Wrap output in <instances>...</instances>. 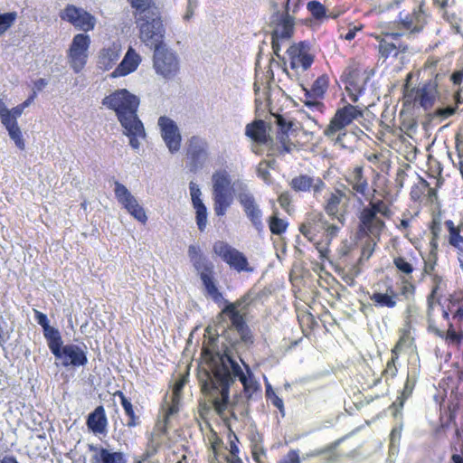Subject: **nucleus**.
I'll return each instance as SVG.
<instances>
[{
  "label": "nucleus",
  "mask_w": 463,
  "mask_h": 463,
  "mask_svg": "<svg viewBox=\"0 0 463 463\" xmlns=\"http://www.w3.org/2000/svg\"><path fill=\"white\" fill-rule=\"evenodd\" d=\"M260 294V290L252 288L240 300L228 304L216 317L214 326H208L205 329V336L208 335L211 345H214L219 336L231 345L222 353H209L208 368L201 370L198 374L202 392L209 397L219 414L228 407L229 389L236 378L242 383L248 399L257 395L259 391L256 377L250 367L234 355L232 348L240 341L250 342L249 329L241 312L254 304Z\"/></svg>",
  "instance_id": "f257e3e1"
},
{
  "label": "nucleus",
  "mask_w": 463,
  "mask_h": 463,
  "mask_svg": "<svg viewBox=\"0 0 463 463\" xmlns=\"http://www.w3.org/2000/svg\"><path fill=\"white\" fill-rule=\"evenodd\" d=\"M102 104L116 112L124 134L129 137V145L133 149H138L140 140L146 137L143 123L137 115L138 97L126 89H121L105 97Z\"/></svg>",
  "instance_id": "f03ea898"
},
{
  "label": "nucleus",
  "mask_w": 463,
  "mask_h": 463,
  "mask_svg": "<svg viewBox=\"0 0 463 463\" xmlns=\"http://www.w3.org/2000/svg\"><path fill=\"white\" fill-rule=\"evenodd\" d=\"M136 23L139 30V39L147 47L156 49L165 45V29L159 11L137 17Z\"/></svg>",
  "instance_id": "7ed1b4c3"
},
{
  "label": "nucleus",
  "mask_w": 463,
  "mask_h": 463,
  "mask_svg": "<svg viewBox=\"0 0 463 463\" xmlns=\"http://www.w3.org/2000/svg\"><path fill=\"white\" fill-rule=\"evenodd\" d=\"M381 213L384 217H390L391 210L383 200L370 202V205L364 207L360 215L359 232L363 235H379L385 224L377 217Z\"/></svg>",
  "instance_id": "20e7f679"
},
{
  "label": "nucleus",
  "mask_w": 463,
  "mask_h": 463,
  "mask_svg": "<svg viewBox=\"0 0 463 463\" xmlns=\"http://www.w3.org/2000/svg\"><path fill=\"white\" fill-rule=\"evenodd\" d=\"M213 198L216 215L222 216L233 201L231 178L226 171H217L213 175Z\"/></svg>",
  "instance_id": "39448f33"
},
{
  "label": "nucleus",
  "mask_w": 463,
  "mask_h": 463,
  "mask_svg": "<svg viewBox=\"0 0 463 463\" xmlns=\"http://www.w3.org/2000/svg\"><path fill=\"white\" fill-rule=\"evenodd\" d=\"M153 68L157 75L165 80H171L179 72V56L166 44L159 46L154 49Z\"/></svg>",
  "instance_id": "423d86ee"
},
{
  "label": "nucleus",
  "mask_w": 463,
  "mask_h": 463,
  "mask_svg": "<svg viewBox=\"0 0 463 463\" xmlns=\"http://www.w3.org/2000/svg\"><path fill=\"white\" fill-rule=\"evenodd\" d=\"M208 148V142L201 137L193 136L188 139L186 156L191 172L196 173L204 166L209 157Z\"/></svg>",
  "instance_id": "0eeeda50"
},
{
  "label": "nucleus",
  "mask_w": 463,
  "mask_h": 463,
  "mask_svg": "<svg viewBox=\"0 0 463 463\" xmlns=\"http://www.w3.org/2000/svg\"><path fill=\"white\" fill-rule=\"evenodd\" d=\"M363 117V111L357 107L348 104L338 109L335 116L331 118L328 126L324 130L326 137H331L337 131L343 130L350 125L354 119Z\"/></svg>",
  "instance_id": "6e6552de"
},
{
  "label": "nucleus",
  "mask_w": 463,
  "mask_h": 463,
  "mask_svg": "<svg viewBox=\"0 0 463 463\" xmlns=\"http://www.w3.org/2000/svg\"><path fill=\"white\" fill-rule=\"evenodd\" d=\"M90 37L83 33L76 34L69 49V63L75 72H80L88 59Z\"/></svg>",
  "instance_id": "1a4fd4ad"
},
{
  "label": "nucleus",
  "mask_w": 463,
  "mask_h": 463,
  "mask_svg": "<svg viewBox=\"0 0 463 463\" xmlns=\"http://www.w3.org/2000/svg\"><path fill=\"white\" fill-rule=\"evenodd\" d=\"M115 196L124 208L138 222L145 223L147 220L144 208L128 191V189L118 181H115Z\"/></svg>",
  "instance_id": "9d476101"
},
{
  "label": "nucleus",
  "mask_w": 463,
  "mask_h": 463,
  "mask_svg": "<svg viewBox=\"0 0 463 463\" xmlns=\"http://www.w3.org/2000/svg\"><path fill=\"white\" fill-rule=\"evenodd\" d=\"M287 53L290 68L293 70L301 68L303 71H307L314 62V56L310 53V44L307 41L292 44L287 50Z\"/></svg>",
  "instance_id": "9b49d317"
},
{
  "label": "nucleus",
  "mask_w": 463,
  "mask_h": 463,
  "mask_svg": "<svg viewBox=\"0 0 463 463\" xmlns=\"http://www.w3.org/2000/svg\"><path fill=\"white\" fill-rule=\"evenodd\" d=\"M60 16L62 20L68 21L76 28L84 32L92 30L96 23L94 16L82 8H78L72 5H67Z\"/></svg>",
  "instance_id": "f8f14e48"
},
{
  "label": "nucleus",
  "mask_w": 463,
  "mask_h": 463,
  "mask_svg": "<svg viewBox=\"0 0 463 463\" xmlns=\"http://www.w3.org/2000/svg\"><path fill=\"white\" fill-rule=\"evenodd\" d=\"M213 251L232 268L239 271L248 269L246 268L248 262L243 254L228 243L222 241H216L213 245Z\"/></svg>",
  "instance_id": "ddd939ff"
},
{
  "label": "nucleus",
  "mask_w": 463,
  "mask_h": 463,
  "mask_svg": "<svg viewBox=\"0 0 463 463\" xmlns=\"http://www.w3.org/2000/svg\"><path fill=\"white\" fill-rule=\"evenodd\" d=\"M161 136L168 148L174 154L180 149L181 134L177 125L170 118L162 116L158 118Z\"/></svg>",
  "instance_id": "4468645a"
},
{
  "label": "nucleus",
  "mask_w": 463,
  "mask_h": 463,
  "mask_svg": "<svg viewBox=\"0 0 463 463\" xmlns=\"http://www.w3.org/2000/svg\"><path fill=\"white\" fill-rule=\"evenodd\" d=\"M269 5L272 11L269 17V25L282 26L284 29L280 32V35L283 37H292L295 31V17L293 15L281 14L276 0H271Z\"/></svg>",
  "instance_id": "2eb2a0df"
},
{
  "label": "nucleus",
  "mask_w": 463,
  "mask_h": 463,
  "mask_svg": "<svg viewBox=\"0 0 463 463\" xmlns=\"http://www.w3.org/2000/svg\"><path fill=\"white\" fill-rule=\"evenodd\" d=\"M59 356L55 357L61 360V364L65 367L69 365L83 366L88 363L85 351L76 345H62L59 350Z\"/></svg>",
  "instance_id": "dca6fc26"
},
{
  "label": "nucleus",
  "mask_w": 463,
  "mask_h": 463,
  "mask_svg": "<svg viewBox=\"0 0 463 463\" xmlns=\"http://www.w3.org/2000/svg\"><path fill=\"white\" fill-rule=\"evenodd\" d=\"M292 190L297 193L310 192L311 190L315 194L321 193L325 188V182L319 177L310 176L308 175L301 174L292 178L289 183Z\"/></svg>",
  "instance_id": "f3484780"
},
{
  "label": "nucleus",
  "mask_w": 463,
  "mask_h": 463,
  "mask_svg": "<svg viewBox=\"0 0 463 463\" xmlns=\"http://www.w3.org/2000/svg\"><path fill=\"white\" fill-rule=\"evenodd\" d=\"M399 18L402 28L412 33L421 32L426 24V14L422 10V5H420L417 9L414 8L411 14H408L404 17L400 13Z\"/></svg>",
  "instance_id": "a211bd4d"
},
{
  "label": "nucleus",
  "mask_w": 463,
  "mask_h": 463,
  "mask_svg": "<svg viewBox=\"0 0 463 463\" xmlns=\"http://www.w3.org/2000/svg\"><path fill=\"white\" fill-rule=\"evenodd\" d=\"M188 257L195 269L200 274V278L210 276L213 271V264L205 256L203 255L201 249L197 245H190L188 248Z\"/></svg>",
  "instance_id": "6ab92c4d"
},
{
  "label": "nucleus",
  "mask_w": 463,
  "mask_h": 463,
  "mask_svg": "<svg viewBox=\"0 0 463 463\" xmlns=\"http://www.w3.org/2000/svg\"><path fill=\"white\" fill-rule=\"evenodd\" d=\"M121 53V44L114 42L110 45L102 48L98 55L97 65L102 71L110 70L118 61Z\"/></svg>",
  "instance_id": "aec40b11"
},
{
  "label": "nucleus",
  "mask_w": 463,
  "mask_h": 463,
  "mask_svg": "<svg viewBox=\"0 0 463 463\" xmlns=\"http://www.w3.org/2000/svg\"><path fill=\"white\" fill-rule=\"evenodd\" d=\"M141 61V57L133 48H129L125 54L121 62L111 73V77H122L126 76L137 70Z\"/></svg>",
  "instance_id": "412c9836"
},
{
  "label": "nucleus",
  "mask_w": 463,
  "mask_h": 463,
  "mask_svg": "<svg viewBox=\"0 0 463 463\" xmlns=\"http://www.w3.org/2000/svg\"><path fill=\"white\" fill-rule=\"evenodd\" d=\"M89 449L90 451L95 452L91 458L93 463H127L124 453L120 451H111L94 445H90Z\"/></svg>",
  "instance_id": "4be33fe9"
},
{
  "label": "nucleus",
  "mask_w": 463,
  "mask_h": 463,
  "mask_svg": "<svg viewBox=\"0 0 463 463\" xmlns=\"http://www.w3.org/2000/svg\"><path fill=\"white\" fill-rule=\"evenodd\" d=\"M436 88V83L430 80L416 90L414 99L425 111L430 109L435 103Z\"/></svg>",
  "instance_id": "5701e85b"
},
{
  "label": "nucleus",
  "mask_w": 463,
  "mask_h": 463,
  "mask_svg": "<svg viewBox=\"0 0 463 463\" xmlns=\"http://www.w3.org/2000/svg\"><path fill=\"white\" fill-rule=\"evenodd\" d=\"M108 420L103 406H98L88 417L87 426L94 433L102 434L107 430Z\"/></svg>",
  "instance_id": "b1692460"
},
{
  "label": "nucleus",
  "mask_w": 463,
  "mask_h": 463,
  "mask_svg": "<svg viewBox=\"0 0 463 463\" xmlns=\"http://www.w3.org/2000/svg\"><path fill=\"white\" fill-rule=\"evenodd\" d=\"M398 293H396L392 285L388 286L386 292H373L370 299L377 307L393 308L397 304Z\"/></svg>",
  "instance_id": "393cba45"
},
{
  "label": "nucleus",
  "mask_w": 463,
  "mask_h": 463,
  "mask_svg": "<svg viewBox=\"0 0 463 463\" xmlns=\"http://www.w3.org/2000/svg\"><path fill=\"white\" fill-rule=\"evenodd\" d=\"M269 112L270 117L274 118V123L278 128L277 138L281 145L289 142L288 133L293 130V122L287 121L282 116L273 113L270 109H269Z\"/></svg>",
  "instance_id": "a878e982"
},
{
  "label": "nucleus",
  "mask_w": 463,
  "mask_h": 463,
  "mask_svg": "<svg viewBox=\"0 0 463 463\" xmlns=\"http://www.w3.org/2000/svg\"><path fill=\"white\" fill-rule=\"evenodd\" d=\"M245 136L251 141L252 152L258 155L260 145V118L258 116L251 123L246 125Z\"/></svg>",
  "instance_id": "bb28decb"
},
{
  "label": "nucleus",
  "mask_w": 463,
  "mask_h": 463,
  "mask_svg": "<svg viewBox=\"0 0 463 463\" xmlns=\"http://www.w3.org/2000/svg\"><path fill=\"white\" fill-rule=\"evenodd\" d=\"M347 182L352 186L354 191L365 196L367 200H372V198H368L366 196L368 183L367 180L364 177L363 168L361 166H357L354 169L351 176L347 179Z\"/></svg>",
  "instance_id": "cd10ccee"
},
{
  "label": "nucleus",
  "mask_w": 463,
  "mask_h": 463,
  "mask_svg": "<svg viewBox=\"0 0 463 463\" xmlns=\"http://www.w3.org/2000/svg\"><path fill=\"white\" fill-rule=\"evenodd\" d=\"M239 201L244 207V210L247 213V215L251 219L253 223L257 226L258 225V206L256 204V202L251 195L250 193H249L247 190H243L241 193L239 194Z\"/></svg>",
  "instance_id": "c85d7f7f"
},
{
  "label": "nucleus",
  "mask_w": 463,
  "mask_h": 463,
  "mask_svg": "<svg viewBox=\"0 0 463 463\" xmlns=\"http://www.w3.org/2000/svg\"><path fill=\"white\" fill-rule=\"evenodd\" d=\"M43 335L48 342V346L54 356H59V350L62 347V339L58 329L51 326L43 330Z\"/></svg>",
  "instance_id": "c756f323"
},
{
  "label": "nucleus",
  "mask_w": 463,
  "mask_h": 463,
  "mask_svg": "<svg viewBox=\"0 0 463 463\" xmlns=\"http://www.w3.org/2000/svg\"><path fill=\"white\" fill-rule=\"evenodd\" d=\"M326 137L333 142L334 146L347 148L354 141H355L356 135L352 131L346 130V128H343V130L337 131L331 137Z\"/></svg>",
  "instance_id": "7c9ffc66"
},
{
  "label": "nucleus",
  "mask_w": 463,
  "mask_h": 463,
  "mask_svg": "<svg viewBox=\"0 0 463 463\" xmlns=\"http://www.w3.org/2000/svg\"><path fill=\"white\" fill-rule=\"evenodd\" d=\"M445 226L447 227L449 233V244L452 247L463 251V236L460 235L459 227L455 226L454 222L451 220H447L445 222Z\"/></svg>",
  "instance_id": "2f4dec72"
},
{
  "label": "nucleus",
  "mask_w": 463,
  "mask_h": 463,
  "mask_svg": "<svg viewBox=\"0 0 463 463\" xmlns=\"http://www.w3.org/2000/svg\"><path fill=\"white\" fill-rule=\"evenodd\" d=\"M5 127L8 130L10 137L14 141L16 146L20 149H24V142L22 138V133L17 126V122L14 119L7 120L6 118H4Z\"/></svg>",
  "instance_id": "473e14b6"
},
{
  "label": "nucleus",
  "mask_w": 463,
  "mask_h": 463,
  "mask_svg": "<svg viewBox=\"0 0 463 463\" xmlns=\"http://www.w3.org/2000/svg\"><path fill=\"white\" fill-rule=\"evenodd\" d=\"M414 385H415V382L411 380L409 377L407 378L406 380V383L404 384V388H403V391L401 394V396H399L397 398V400L392 403V407L395 408V411L393 412V416L394 417H397L400 410L402 409L403 407V404H404V402L406 401V399H408L411 394L412 393V391H413V388H414Z\"/></svg>",
  "instance_id": "72a5a7b5"
},
{
  "label": "nucleus",
  "mask_w": 463,
  "mask_h": 463,
  "mask_svg": "<svg viewBox=\"0 0 463 463\" xmlns=\"http://www.w3.org/2000/svg\"><path fill=\"white\" fill-rule=\"evenodd\" d=\"M299 232L311 242H314L316 245V249L320 253L321 258H325L327 253L329 252V250L327 247L322 246L321 242H316L315 241V233L313 232V228L310 222L308 223H303L299 227Z\"/></svg>",
  "instance_id": "f704fd0d"
},
{
  "label": "nucleus",
  "mask_w": 463,
  "mask_h": 463,
  "mask_svg": "<svg viewBox=\"0 0 463 463\" xmlns=\"http://www.w3.org/2000/svg\"><path fill=\"white\" fill-rule=\"evenodd\" d=\"M299 232L311 242H314L316 245V249L320 253L321 258H325L327 253L329 252V250L327 247L322 246L321 242H316L315 241V233L313 232V228L310 222L308 223H303L299 227Z\"/></svg>",
  "instance_id": "c9c22d12"
},
{
  "label": "nucleus",
  "mask_w": 463,
  "mask_h": 463,
  "mask_svg": "<svg viewBox=\"0 0 463 463\" xmlns=\"http://www.w3.org/2000/svg\"><path fill=\"white\" fill-rule=\"evenodd\" d=\"M328 86V78L326 75L319 76L312 84L307 91L313 95V97H324V94Z\"/></svg>",
  "instance_id": "e433bc0d"
},
{
  "label": "nucleus",
  "mask_w": 463,
  "mask_h": 463,
  "mask_svg": "<svg viewBox=\"0 0 463 463\" xmlns=\"http://www.w3.org/2000/svg\"><path fill=\"white\" fill-rule=\"evenodd\" d=\"M203 284L206 289L207 294L217 303L223 300L222 295L219 292L217 287L215 286L212 275L203 276L201 279Z\"/></svg>",
  "instance_id": "4c0bfd02"
},
{
  "label": "nucleus",
  "mask_w": 463,
  "mask_h": 463,
  "mask_svg": "<svg viewBox=\"0 0 463 463\" xmlns=\"http://www.w3.org/2000/svg\"><path fill=\"white\" fill-rule=\"evenodd\" d=\"M433 281V287L431 289V292L427 298V303H428V316L430 317L431 315V312L433 310V305H434V298L436 295L438 294V291L441 289V286L443 284V279L439 275H434L432 278Z\"/></svg>",
  "instance_id": "58836bf2"
},
{
  "label": "nucleus",
  "mask_w": 463,
  "mask_h": 463,
  "mask_svg": "<svg viewBox=\"0 0 463 463\" xmlns=\"http://www.w3.org/2000/svg\"><path fill=\"white\" fill-rule=\"evenodd\" d=\"M273 28L271 33V45L273 52L276 56L280 58V41L289 40L291 37H283L280 32L284 29L282 26H271Z\"/></svg>",
  "instance_id": "ea45409f"
},
{
  "label": "nucleus",
  "mask_w": 463,
  "mask_h": 463,
  "mask_svg": "<svg viewBox=\"0 0 463 463\" xmlns=\"http://www.w3.org/2000/svg\"><path fill=\"white\" fill-rule=\"evenodd\" d=\"M288 225V222L279 218L277 216V213H274V214L269 219V230L273 234H282L286 231Z\"/></svg>",
  "instance_id": "a19ab883"
},
{
  "label": "nucleus",
  "mask_w": 463,
  "mask_h": 463,
  "mask_svg": "<svg viewBox=\"0 0 463 463\" xmlns=\"http://www.w3.org/2000/svg\"><path fill=\"white\" fill-rule=\"evenodd\" d=\"M378 48L381 56L384 59H387L390 56H398L397 45L393 43L388 42L386 39H382L379 42Z\"/></svg>",
  "instance_id": "79ce46f5"
},
{
  "label": "nucleus",
  "mask_w": 463,
  "mask_h": 463,
  "mask_svg": "<svg viewBox=\"0 0 463 463\" xmlns=\"http://www.w3.org/2000/svg\"><path fill=\"white\" fill-rule=\"evenodd\" d=\"M307 8L317 20L326 17V9L319 1H309L307 5Z\"/></svg>",
  "instance_id": "37998d69"
},
{
  "label": "nucleus",
  "mask_w": 463,
  "mask_h": 463,
  "mask_svg": "<svg viewBox=\"0 0 463 463\" xmlns=\"http://www.w3.org/2000/svg\"><path fill=\"white\" fill-rule=\"evenodd\" d=\"M16 12L0 14V36H2L15 22Z\"/></svg>",
  "instance_id": "c03bdc74"
},
{
  "label": "nucleus",
  "mask_w": 463,
  "mask_h": 463,
  "mask_svg": "<svg viewBox=\"0 0 463 463\" xmlns=\"http://www.w3.org/2000/svg\"><path fill=\"white\" fill-rule=\"evenodd\" d=\"M304 93V103L307 107L313 110L322 111L324 104L319 100L321 97H313L311 93L307 91V89L303 88Z\"/></svg>",
  "instance_id": "a18cd8bd"
},
{
  "label": "nucleus",
  "mask_w": 463,
  "mask_h": 463,
  "mask_svg": "<svg viewBox=\"0 0 463 463\" xmlns=\"http://www.w3.org/2000/svg\"><path fill=\"white\" fill-rule=\"evenodd\" d=\"M443 19L447 21L452 28L456 29L457 32H459L460 28V18L457 15L456 13L449 11L447 8L439 10Z\"/></svg>",
  "instance_id": "49530a36"
},
{
  "label": "nucleus",
  "mask_w": 463,
  "mask_h": 463,
  "mask_svg": "<svg viewBox=\"0 0 463 463\" xmlns=\"http://www.w3.org/2000/svg\"><path fill=\"white\" fill-rule=\"evenodd\" d=\"M358 75L359 71L357 69L349 67L346 69V71L344 73L345 81L352 86L355 90H359L360 87L358 85Z\"/></svg>",
  "instance_id": "de8ad7c7"
},
{
  "label": "nucleus",
  "mask_w": 463,
  "mask_h": 463,
  "mask_svg": "<svg viewBox=\"0 0 463 463\" xmlns=\"http://www.w3.org/2000/svg\"><path fill=\"white\" fill-rule=\"evenodd\" d=\"M317 222H319L322 224V228L326 230V237L328 239V242L334 238L339 228L335 224H328L327 221L325 220L322 213L317 214Z\"/></svg>",
  "instance_id": "09e8293b"
},
{
  "label": "nucleus",
  "mask_w": 463,
  "mask_h": 463,
  "mask_svg": "<svg viewBox=\"0 0 463 463\" xmlns=\"http://www.w3.org/2000/svg\"><path fill=\"white\" fill-rule=\"evenodd\" d=\"M458 107L456 105H449L447 107H441L435 109L433 112V117L440 118L441 119H446L458 111Z\"/></svg>",
  "instance_id": "8fccbe9b"
},
{
  "label": "nucleus",
  "mask_w": 463,
  "mask_h": 463,
  "mask_svg": "<svg viewBox=\"0 0 463 463\" xmlns=\"http://www.w3.org/2000/svg\"><path fill=\"white\" fill-rule=\"evenodd\" d=\"M340 197L336 195L335 194H331L329 199L327 200L326 205V212L329 215L335 216L338 213V206L340 204Z\"/></svg>",
  "instance_id": "3c124183"
},
{
  "label": "nucleus",
  "mask_w": 463,
  "mask_h": 463,
  "mask_svg": "<svg viewBox=\"0 0 463 463\" xmlns=\"http://www.w3.org/2000/svg\"><path fill=\"white\" fill-rule=\"evenodd\" d=\"M393 263L400 272L404 273L406 275L412 273L414 269L412 265L410 262H408L403 257L395 258L393 260Z\"/></svg>",
  "instance_id": "603ef678"
},
{
  "label": "nucleus",
  "mask_w": 463,
  "mask_h": 463,
  "mask_svg": "<svg viewBox=\"0 0 463 463\" xmlns=\"http://www.w3.org/2000/svg\"><path fill=\"white\" fill-rule=\"evenodd\" d=\"M345 438H346V436H344V437L335 440L331 444L327 445L324 449H318V450L313 452L311 455L318 456V455H323V454H333L335 452V450L338 448V446L345 439Z\"/></svg>",
  "instance_id": "864d4df0"
},
{
  "label": "nucleus",
  "mask_w": 463,
  "mask_h": 463,
  "mask_svg": "<svg viewBox=\"0 0 463 463\" xmlns=\"http://www.w3.org/2000/svg\"><path fill=\"white\" fill-rule=\"evenodd\" d=\"M196 211V223L198 226V229L203 232L204 231L206 225H207V209L206 206L201 207L200 209L195 210Z\"/></svg>",
  "instance_id": "5fc2aeb1"
},
{
  "label": "nucleus",
  "mask_w": 463,
  "mask_h": 463,
  "mask_svg": "<svg viewBox=\"0 0 463 463\" xmlns=\"http://www.w3.org/2000/svg\"><path fill=\"white\" fill-rule=\"evenodd\" d=\"M446 338L458 345L463 340V332H456L453 328V325L449 323Z\"/></svg>",
  "instance_id": "6e6d98bb"
},
{
  "label": "nucleus",
  "mask_w": 463,
  "mask_h": 463,
  "mask_svg": "<svg viewBox=\"0 0 463 463\" xmlns=\"http://www.w3.org/2000/svg\"><path fill=\"white\" fill-rule=\"evenodd\" d=\"M267 402H270L274 407H276L282 416L285 415L284 410V402L283 400L277 395V393H272V395L266 397Z\"/></svg>",
  "instance_id": "4d7b16f0"
},
{
  "label": "nucleus",
  "mask_w": 463,
  "mask_h": 463,
  "mask_svg": "<svg viewBox=\"0 0 463 463\" xmlns=\"http://www.w3.org/2000/svg\"><path fill=\"white\" fill-rule=\"evenodd\" d=\"M398 360V354L393 352V354L392 355V358L388 361L386 369L384 371V373L390 374L391 377H395L398 372V369L395 365L396 361Z\"/></svg>",
  "instance_id": "13d9d810"
},
{
  "label": "nucleus",
  "mask_w": 463,
  "mask_h": 463,
  "mask_svg": "<svg viewBox=\"0 0 463 463\" xmlns=\"http://www.w3.org/2000/svg\"><path fill=\"white\" fill-rule=\"evenodd\" d=\"M118 396L120 397L121 404L125 410L126 414L129 418H133V413H135V412H134L133 406H132L131 402L125 397V395L121 392H118Z\"/></svg>",
  "instance_id": "bf43d9fd"
},
{
  "label": "nucleus",
  "mask_w": 463,
  "mask_h": 463,
  "mask_svg": "<svg viewBox=\"0 0 463 463\" xmlns=\"http://www.w3.org/2000/svg\"><path fill=\"white\" fill-rule=\"evenodd\" d=\"M430 232L432 236L439 238L440 232H441V222L439 217H434L432 219L431 224H430Z\"/></svg>",
  "instance_id": "052dcab7"
},
{
  "label": "nucleus",
  "mask_w": 463,
  "mask_h": 463,
  "mask_svg": "<svg viewBox=\"0 0 463 463\" xmlns=\"http://www.w3.org/2000/svg\"><path fill=\"white\" fill-rule=\"evenodd\" d=\"M251 454L254 460L258 463H260V446L259 444V440L252 439H251Z\"/></svg>",
  "instance_id": "680f3d73"
},
{
  "label": "nucleus",
  "mask_w": 463,
  "mask_h": 463,
  "mask_svg": "<svg viewBox=\"0 0 463 463\" xmlns=\"http://www.w3.org/2000/svg\"><path fill=\"white\" fill-rule=\"evenodd\" d=\"M34 314H35V319H36L37 323L43 327V330H45V328H47V327H51L46 315H44L43 313H42L36 309H34Z\"/></svg>",
  "instance_id": "e2e57ef3"
},
{
  "label": "nucleus",
  "mask_w": 463,
  "mask_h": 463,
  "mask_svg": "<svg viewBox=\"0 0 463 463\" xmlns=\"http://www.w3.org/2000/svg\"><path fill=\"white\" fill-rule=\"evenodd\" d=\"M280 463H300L298 452L297 450H290Z\"/></svg>",
  "instance_id": "0e129e2a"
},
{
  "label": "nucleus",
  "mask_w": 463,
  "mask_h": 463,
  "mask_svg": "<svg viewBox=\"0 0 463 463\" xmlns=\"http://www.w3.org/2000/svg\"><path fill=\"white\" fill-rule=\"evenodd\" d=\"M403 283L404 285L402 288L401 294L405 298H408L409 295H413L415 292V287L408 281H403Z\"/></svg>",
  "instance_id": "69168bd1"
},
{
  "label": "nucleus",
  "mask_w": 463,
  "mask_h": 463,
  "mask_svg": "<svg viewBox=\"0 0 463 463\" xmlns=\"http://www.w3.org/2000/svg\"><path fill=\"white\" fill-rule=\"evenodd\" d=\"M450 80L454 85H458L460 87L463 81V71H454L450 76Z\"/></svg>",
  "instance_id": "338daca9"
},
{
  "label": "nucleus",
  "mask_w": 463,
  "mask_h": 463,
  "mask_svg": "<svg viewBox=\"0 0 463 463\" xmlns=\"http://www.w3.org/2000/svg\"><path fill=\"white\" fill-rule=\"evenodd\" d=\"M455 105L458 108L463 103V86L459 87L453 95Z\"/></svg>",
  "instance_id": "774afa93"
}]
</instances>
